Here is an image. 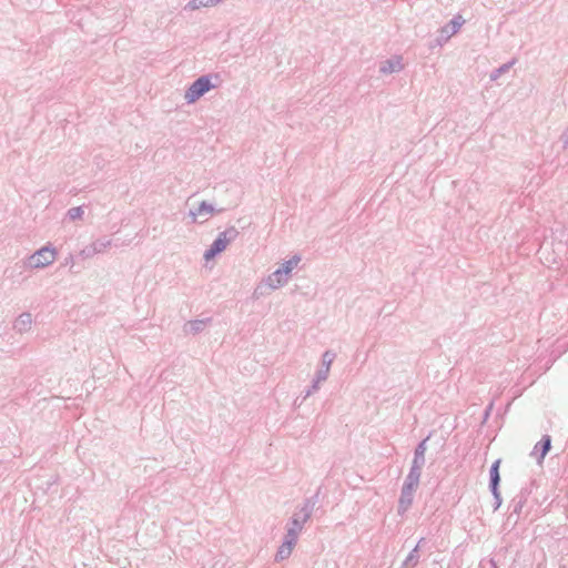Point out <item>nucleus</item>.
<instances>
[{
    "instance_id": "1",
    "label": "nucleus",
    "mask_w": 568,
    "mask_h": 568,
    "mask_svg": "<svg viewBox=\"0 0 568 568\" xmlns=\"http://www.w3.org/2000/svg\"><path fill=\"white\" fill-rule=\"evenodd\" d=\"M239 234L240 232L234 226H230L225 231L221 232L213 241L210 248L205 251L204 258L209 261L223 252L226 246L239 236Z\"/></svg>"
},
{
    "instance_id": "2",
    "label": "nucleus",
    "mask_w": 568,
    "mask_h": 568,
    "mask_svg": "<svg viewBox=\"0 0 568 568\" xmlns=\"http://www.w3.org/2000/svg\"><path fill=\"white\" fill-rule=\"evenodd\" d=\"M212 75H201L197 78L185 91L184 99L191 104L196 102L201 97L207 93L211 89L216 88L215 84L211 82Z\"/></svg>"
},
{
    "instance_id": "3",
    "label": "nucleus",
    "mask_w": 568,
    "mask_h": 568,
    "mask_svg": "<svg viewBox=\"0 0 568 568\" xmlns=\"http://www.w3.org/2000/svg\"><path fill=\"white\" fill-rule=\"evenodd\" d=\"M55 248L47 245L28 257L27 265L31 268H43L55 261Z\"/></svg>"
},
{
    "instance_id": "4",
    "label": "nucleus",
    "mask_w": 568,
    "mask_h": 568,
    "mask_svg": "<svg viewBox=\"0 0 568 568\" xmlns=\"http://www.w3.org/2000/svg\"><path fill=\"white\" fill-rule=\"evenodd\" d=\"M318 497L320 489L313 496L306 498L294 514L301 517L303 520L307 521L313 515V511L318 503Z\"/></svg>"
},
{
    "instance_id": "5",
    "label": "nucleus",
    "mask_w": 568,
    "mask_h": 568,
    "mask_svg": "<svg viewBox=\"0 0 568 568\" xmlns=\"http://www.w3.org/2000/svg\"><path fill=\"white\" fill-rule=\"evenodd\" d=\"M305 523L306 521L303 520L301 517L293 514V516L290 518L286 525V534L284 537L297 542L298 536L302 532Z\"/></svg>"
},
{
    "instance_id": "6",
    "label": "nucleus",
    "mask_w": 568,
    "mask_h": 568,
    "mask_svg": "<svg viewBox=\"0 0 568 568\" xmlns=\"http://www.w3.org/2000/svg\"><path fill=\"white\" fill-rule=\"evenodd\" d=\"M336 354L333 351H325L322 355L321 367L317 369L315 376L318 381H326L329 375L331 365L334 362Z\"/></svg>"
},
{
    "instance_id": "7",
    "label": "nucleus",
    "mask_w": 568,
    "mask_h": 568,
    "mask_svg": "<svg viewBox=\"0 0 568 568\" xmlns=\"http://www.w3.org/2000/svg\"><path fill=\"white\" fill-rule=\"evenodd\" d=\"M416 490H409L402 487L400 496L397 505V514L404 516L410 508L414 501V494Z\"/></svg>"
},
{
    "instance_id": "8",
    "label": "nucleus",
    "mask_w": 568,
    "mask_h": 568,
    "mask_svg": "<svg viewBox=\"0 0 568 568\" xmlns=\"http://www.w3.org/2000/svg\"><path fill=\"white\" fill-rule=\"evenodd\" d=\"M550 448L551 437L549 435H544L541 439L535 445L531 455L536 456L538 463H541L546 455L549 453Z\"/></svg>"
},
{
    "instance_id": "9",
    "label": "nucleus",
    "mask_w": 568,
    "mask_h": 568,
    "mask_svg": "<svg viewBox=\"0 0 568 568\" xmlns=\"http://www.w3.org/2000/svg\"><path fill=\"white\" fill-rule=\"evenodd\" d=\"M215 213V209L212 204L207 203L206 201H202L199 206L195 210H191L189 215L192 217V222H197L199 216H206L203 221L200 223H203L207 221V217L213 215Z\"/></svg>"
},
{
    "instance_id": "10",
    "label": "nucleus",
    "mask_w": 568,
    "mask_h": 568,
    "mask_svg": "<svg viewBox=\"0 0 568 568\" xmlns=\"http://www.w3.org/2000/svg\"><path fill=\"white\" fill-rule=\"evenodd\" d=\"M404 68L402 63V57L395 55L390 59L383 61L379 65V72L383 74H390L394 72H399Z\"/></svg>"
},
{
    "instance_id": "11",
    "label": "nucleus",
    "mask_w": 568,
    "mask_h": 568,
    "mask_svg": "<svg viewBox=\"0 0 568 568\" xmlns=\"http://www.w3.org/2000/svg\"><path fill=\"white\" fill-rule=\"evenodd\" d=\"M288 282V275L285 274L282 268H277L272 274H270L265 281L266 285L276 290L278 287L284 286Z\"/></svg>"
},
{
    "instance_id": "12",
    "label": "nucleus",
    "mask_w": 568,
    "mask_h": 568,
    "mask_svg": "<svg viewBox=\"0 0 568 568\" xmlns=\"http://www.w3.org/2000/svg\"><path fill=\"white\" fill-rule=\"evenodd\" d=\"M529 496V491L526 488L520 489V491L511 499L509 504V509L511 510L510 516L514 514L519 515L523 507L527 503Z\"/></svg>"
},
{
    "instance_id": "13",
    "label": "nucleus",
    "mask_w": 568,
    "mask_h": 568,
    "mask_svg": "<svg viewBox=\"0 0 568 568\" xmlns=\"http://www.w3.org/2000/svg\"><path fill=\"white\" fill-rule=\"evenodd\" d=\"M32 325V315L28 312H24L20 314L17 320L13 323V329L19 333L23 334L28 331H30Z\"/></svg>"
},
{
    "instance_id": "14",
    "label": "nucleus",
    "mask_w": 568,
    "mask_h": 568,
    "mask_svg": "<svg viewBox=\"0 0 568 568\" xmlns=\"http://www.w3.org/2000/svg\"><path fill=\"white\" fill-rule=\"evenodd\" d=\"M296 544L297 542L284 537V540L282 545L278 547L277 552L275 555V561H283L287 559L291 556Z\"/></svg>"
},
{
    "instance_id": "15",
    "label": "nucleus",
    "mask_w": 568,
    "mask_h": 568,
    "mask_svg": "<svg viewBox=\"0 0 568 568\" xmlns=\"http://www.w3.org/2000/svg\"><path fill=\"white\" fill-rule=\"evenodd\" d=\"M209 322H210V318L189 321L184 325V332L186 334H194V335L199 334L206 327Z\"/></svg>"
},
{
    "instance_id": "16",
    "label": "nucleus",
    "mask_w": 568,
    "mask_h": 568,
    "mask_svg": "<svg viewBox=\"0 0 568 568\" xmlns=\"http://www.w3.org/2000/svg\"><path fill=\"white\" fill-rule=\"evenodd\" d=\"M500 459H497L493 463L489 469V488H497L500 484V474H499Z\"/></svg>"
},
{
    "instance_id": "17",
    "label": "nucleus",
    "mask_w": 568,
    "mask_h": 568,
    "mask_svg": "<svg viewBox=\"0 0 568 568\" xmlns=\"http://www.w3.org/2000/svg\"><path fill=\"white\" fill-rule=\"evenodd\" d=\"M427 439L428 438L423 439L416 446L415 452H414L413 464H417V465H422V466L425 465V453L427 450V446H426Z\"/></svg>"
},
{
    "instance_id": "18",
    "label": "nucleus",
    "mask_w": 568,
    "mask_h": 568,
    "mask_svg": "<svg viewBox=\"0 0 568 568\" xmlns=\"http://www.w3.org/2000/svg\"><path fill=\"white\" fill-rule=\"evenodd\" d=\"M423 542H425V539L420 538L419 541L417 542V545L415 546V548L408 554V556L404 560L405 564H407L408 566H410L413 568L415 566H417V564L419 562V554H418V551H419V548H420Z\"/></svg>"
},
{
    "instance_id": "19",
    "label": "nucleus",
    "mask_w": 568,
    "mask_h": 568,
    "mask_svg": "<svg viewBox=\"0 0 568 568\" xmlns=\"http://www.w3.org/2000/svg\"><path fill=\"white\" fill-rule=\"evenodd\" d=\"M515 62H516V60L514 59L511 61H508V62L501 64L499 68L495 69L490 73V80L496 81L497 79H499L501 74H504L510 70V68L515 64Z\"/></svg>"
},
{
    "instance_id": "20",
    "label": "nucleus",
    "mask_w": 568,
    "mask_h": 568,
    "mask_svg": "<svg viewBox=\"0 0 568 568\" xmlns=\"http://www.w3.org/2000/svg\"><path fill=\"white\" fill-rule=\"evenodd\" d=\"M219 3V0H191L185 8L196 10L202 7H210Z\"/></svg>"
},
{
    "instance_id": "21",
    "label": "nucleus",
    "mask_w": 568,
    "mask_h": 568,
    "mask_svg": "<svg viewBox=\"0 0 568 568\" xmlns=\"http://www.w3.org/2000/svg\"><path fill=\"white\" fill-rule=\"evenodd\" d=\"M300 262H301V256L294 255L290 260L285 261L282 264L281 268L285 274L290 275V273L297 266V264Z\"/></svg>"
},
{
    "instance_id": "22",
    "label": "nucleus",
    "mask_w": 568,
    "mask_h": 568,
    "mask_svg": "<svg viewBox=\"0 0 568 568\" xmlns=\"http://www.w3.org/2000/svg\"><path fill=\"white\" fill-rule=\"evenodd\" d=\"M92 245L95 253L99 254L104 252L111 245V240L106 237H101L94 241Z\"/></svg>"
},
{
    "instance_id": "23",
    "label": "nucleus",
    "mask_w": 568,
    "mask_h": 568,
    "mask_svg": "<svg viewBox=\"0 0 568 568\" xmlns=\"http://www.w3.org/2000/svg\"><path fill=\"white\" fill-rule=\"evenodd\" d=\"M84 214V210L82 206H74V207H71L68 210L67 212V216L69 217V220L71 221H75V220H80L82 219Z\"/></svg>"
},
{
    "instance_id": "24",
    "label": "nucleus",
    "mask_w": 568,
    "mask_h": 568,
    "mask_svg": "<svg viewBox=\"0 0 568 568\" xmlns=\"http://www.w3.org/2000/svg\"><path fill=\"white\" fill-rule=\"evenodd\" d=\"M460 23L456 21V19H453L449 24L445 26L443 29H442V32L443 33H446L447 37L452 36V34H455L458 29L460 28Z\"/></svg>"
},
{
    "instance_id": "25",
    "label": "nucleus",
    "mask_w": 568,
    "mask_h": 568,
    "mask_svg": "<svg viewBox=\"0 0 568 568\" xmlns=\"http://www.w3.org/2000/svg\"><path fill=\"white\" fill-rule=\"evenodd\" d=\"M419 485V478L407 475L405 478V481L403 484V488L409 489V490H416Z\"/></svg>"
},
{
    "instance_id": "26",
    "label": "nucleus",
    "mask_w": 568,
    "mask_h": 568,
    "mask_svg": "<svg viewBox=\"0 0 568 568\" xmlns=\"http://www.w3.org/2000/svg\"><path fill=\"white\" fill-rule=\"evenodd\" d=\"M323 382L324 381H318L317 377L315 376L313 382H312V385L306 389L303 399H306L307 397H310L311 395L316 393L320 389V384L323 383Z\"/></svg>"
},
{
    "instance_id": "27",
    "label": "nucleus",
    "mask_w": 568,
    "mask_h": 568,
    "mask_svg": "<svg viewBox=\"0 0 568 568\" xmlns=\"http://www.w3.org/2000/svg\"><path fill=\"white\" fill-rule=\"evenodd\" d=\"M493 497H494V510L496 511L500 506H501V503H503V498H501V495H500V491H499V487H497L496 489L495 488H489Z\"/></svg>"
},
{
    "instance_id": "28",
    "label": "nucleus",
    "mask_w": 568,
    "mask_h": 568,
    "mask_svg": "<svg viewBox=\"0 0 568 568\" xmlns=\"http://www.w3.org/2000/svg\"><path fill=\"white\" fill-rule=\"evenodd\" d=\"M424 466L422 465H417V464H413L412 463V466H410V469H409V473L408 475L409 476H414V477H417L420 479V475H422V469H423Z\"/></svg>"
},
{
    "instance_id": "29",
    "label": "nucleus",
    "mask_w": 568,
    "mask_h": 568,
    "mask_svg": "<svg viewBox=\"0 0 568 568\" xmlns=\"http://www.w3.org/2000/svg\"><path fill=\"white\" fill-rule=\"evenodd\" d=\"M95 251L93 250V245L90 244L88 246H85L83 250H81L80 252V255L83 257V258H90L92 257L93 255H95Z\"/></svg>"
},
{
    "instance_id": "30",
    "label": "nucleus",
    "mask_w": 568,
    "mask_h": 568,
    "mask_svg": "<svg viewBox=\"0 0 568 568\" xmlns=\"http://www.w3.org/2000/svg\"><path fill=\"white\" fill-rule=\"evenodd\" d=\"M561 140L565 145H568V129L562 133Z\"/></svg>"
},
{
    "instance_id": "31",
    "label": "nucleus",
    "mask_w": 568,
    "mask_h": 568,
    "mask_svg": "<svg viewBox=\"0 0 568 568\" xmlns=\"http://www.w3.org/2000/svg\"><path fill=\"white\" fill-rule=\"evenodd\" d=\"M399 568H413V567H410L407 564L403 562Z\"/></svg>"
},
{
    "instance_id": "32",
    "label": "nucleus",
    "mask_w": 568,
    "mask_h": 568,
    "mask_svg": "<svg viewBox=\"0 0 568 568\" xmlns=\"http://www.w3.org/2000/svg\"><path fill=\"white\" fill-rule=\"evenodd\" d=\"M72 260H73V257H72V256H69V257L65 260V264L71 263V262H72Z\"/></svg>"
}]
</instances>
